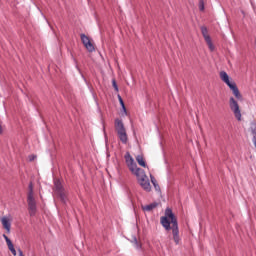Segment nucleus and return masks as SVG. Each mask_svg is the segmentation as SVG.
I'll use <instances>...</instances> for the list:
<instances>
[{"mask_svg":"<svg viewBox=\"0 0 256 256\" xmlns=\"http://www.w3.org/2000/svg\"><path fill=\"white\" fill-rule=\"evenodd\" d=\"M124 159L129 171L132 175H135L140 187L146 191V193H151V181H149V177L145 174V170L137 167V162H135L131 153L126 152Z\"/></svg>","mask_w":256,"mask_h":256,"instance_id":"obj_1","label":"nucleus"},{"mask_svg":"<svg viewBox=\"0 0 256 256\" xmlns=\"http://www.w3.org/2000/svg\"><path fill=\"white\" fill-rule=\"evenodd\" d=\"M160 223L166 231L172 230L174 243L175 245H179L181 243V237L179 236V222L177 221V217H175V214L171 208H166L165 216L160 218Z\"/></svg>","mask_w":256,"mask_h":256,"instance_id":"obj_2","label":"nucleus"},{"mask_svg":"<svg viewBox=\"0 0 256 256\" xmlns=\"http://www.w3.org/2000/svg\"><path fill=\"white\" fill-rule=\"evenodd\" d=\"M220 79L224 83H226V85L229 87V89L232 91L233 95L236 97L238 101H243V95H241V92H239L237 84L234 81H231V79L229 78V74H227V72H220Z\"/></svg>","mask_w":256,"mask_h":256,"instance_id":"obj_3","label":"nucleus"},{"mask_svg":"<svg viewBox=\"0 0 256 256\" xmlns=\"http://www.w3.org/2000/svg\"><path fill=\"white\" fill-rule=\"evenodd\" d=\"M114 126L118 135V139L123 145H127V143H129V136L127 135V129L125 128L123 120L116 118L114 121Z\"/></svg>","mask_w":256,"mask_h":256,"instance_id":"obj_4","label":"nucleus"},{"mask_svg":"<svg viewBox=\"0 0 256 256\" xmlns=\"http://www.w3.org/2000/svg\"><path fill=\"white\" fill-rule=\"evenodd\" d=\"M229 106L231 111L234 113V116L236 117L237 121H241L242 115L241 108L239 107V102H237V100H235L234 97H230Z\"/></svg>","mask_w":256,"mask_h":256,"instance_id":"obj_5","label":"nucleus"},{"mask_svg":"<svg viewBox=\"0 0 256 256\" xmlns=\"http://www.w3.org/2000/svg\"><path fill=\"white\" fill-rule=\"evenodd\" d=\"M54 192L59 197L60 201H62V203H66L65 188H63L61 180H54Z\"/></svg>","mask_w":256,"mask_h":256,"instance_id":"obj_6","label":"nucleus"},{"mask_svg":"<svg viewBox=\"0 0 256 256\" xmlns=\"http://www.w3.org/2000/svg\"><path fill=\"white\" fill-rule=\"evenodd\" d=\"M27 204L30 217H35L37 215V202L35 198H27Z\"/></svg>","mask_w":256,"mask_h":256,"instance_id":"obj_7","label":"nucleus"},{"mask_svg":"<svg viewBox=\"0 0 256 256\" xmlns=\"http://www.w3.org/2000/svg\"><path fill=\"white\" fill-rule=\"evenodd\" d=\"M80 39L89 53H93V51H95V46H93V43H91V40L87 37V35L81 34Z\"/></svg>","mask_w":256,"mask_h":256,"instance_id":"obj_8","label":"nucleus"},{"mask_svg":"<svg viewBox=\"0 0 256 256\" xmlns=\"http://www.w3.org/2000/svg\"><path fill=\"white\" fill-rule=\"evenodd\" d=\"M1 223L6 230V233H11V216H4L1 218Z\"/></svg>","mask_w":256,"mask_h":256,"instance_id":"obj_9","label":"nucleus"},{"mask_svg":"<svg viewBox=\"0 0 256 256\" xmlns=\"http://www.w3.org/2000/svg\"><path fill=\"white\" fill-rule=\"evenodd\" d=\"M151 183L158 193H161V187L159 186V183H157V179L153 175L150 174Z\"/></svg>","mask_w":256,"mask_h":256,"instance_id":"obj_10","label":"nucleus"},{"mask_svg":"<svg viewBox=\"0 0 256 256\" xmlns=\"http://www.w3.org/2000/svg\"><path fill=\"white\" fill-rule=\"evenodd\" d=\"M201 33H202L205 41H207V39H211V36H209V30H207V27L202 26L201 27Z\"/></svg>","mask_w":256,"mask_h":256,"instance_id":"obj_11","label":"nucleus"},{"mask_svg":"<svg viewBox=\"0 0 256 256\" xmlns=\"http://www.w3.org/2000/svg\"><path fill=\"white\" fill-rule=\"evenodd\" d=\"M136 161H137L138 165H140V167H147V163H145V159L143 158V156L138 155L136 157Z\"/></svg>","mask_w":256,"mask_h":256,"instance_id":"obj_12","label":"nucleus"},{"mask_svg":"<svg viewBox=\"0 0 256 256\" xmlns=\"http://www.w3.org/2000/svg\"><path fill=\"white\" fill-rule=\"evenodd\" d=\"M3 237L7 243L9 251L15 249V247L13 246V242H11V239H9V237L6 234H3Z\"/></svg>","mask_w":256,"mask_h":256,"instance_id":"obj_13","label":"nucleus"},{"mask_svg":"<svg viewBox=\"0 0 256 256\" xmlns=\"http://www.w3.org/2000/svg\"><path fill=\"white\" fill-rule=\"evenodd\" d=\"M157 205H158L157 202H154L146 206H143V211H153V209H155Z\"/></svg>","mask_w":256,"mask_h":256,"instance_id":"obj_14","label":"nucleus"},{"mask_svg":"<svg viewBox=\"0 0 256 256\" xmlns=\"http://www.w3.org/2000/svg\"><path fill=\"white\" fill-rule=\"evenodd\" d=\"M28 189H29V192H28L27 199H35V197L33 196V183L32 182L29 183Z\"/></svg>","mask_w":256,"mask_h":256,"instance_id":"obj_15","label":"nucleus"},{"mask_svg":"<svg viewBox=\"0 0 256 256\" xmlns=\"http://www.w3.org/2000/svg\"><path fill=\"white\" fill-rule=\"evenodd\" d=\"M210 51H215V46L213 45V41L211 40V38H208L207 40H205Z\"/></svg>","mask_w":256,"mask_h":256,"instance_id":"obj_16","label":"nucleus"},{"mask_svg":"<svg viewBox=\"0 0 256 256\" xmlns=\"http://www.w3.org/2000/svg\"><path fill=\"white\" fill-rule=\"evenodd\" d=\"M199 9L200 11H205V2L203 0L199 2Z\"/></svg>","mask_w":256,"mask_h":256,"instance_id":"obj_17","label":"nucleus"},{"mask_svg":"<svg viewBox=\"0 0 256 256\" xmlns=\"http://www.w3.org/2000/svg\"><path fill=\"white\" fill-rule=\"evenodd\" d=\"M135 249H141V244H139V241H137V239H135V244H134Z\"/></svg>","mask_w":256,"mask_h":256,"instance_id":"obj_18","label":"nucleus"},{"mask_svg":"<svg viewBox=\"0 0 256 256\" xmlns=\"http://www.w3.org/2000/svg\"><path fill=\"white\" fill-rule=\"evenodd\" d=\"M112 85H113L115 91H119V86H117V82L115 80L112 81Z\"/></svg>","mask_w":256,"mask_h":256,"instance_id":"obj_19","label":"nucleus"},{"mask_svg":"<svg viewBox=\"0 0 256 256\" xmlns=\"http://www.w3.org/2000/svg\"><path fill=\"white\" fill-rule=\"evenodd\" d=\"M118 101L122 107V105H125V102H123V98L121 97V95H118Z\"/></svg>","mask_w":256,"mask_h":256,"instance_id":"obj_20","label":"nucleus"},{"mask_svg":"<svg viewBox=\"0 0 256 256\" xmlns=\"http://www.w3.org/2000/svg\"><path fill=\"white\" fill-rule=\"evenodd\" d=\"M28 159H29V161H35V159H37V156L30 155V156H28Z\"/></svg>","mask_w":256,"mask_h":256,"instance_id":"obj_21","label":"nucleus"},{"mask_svg":"<svg viewBox=\"0 0 256 256\" xmlns=\"http://www.w3.org/2000/svg\"><path fill=\"white\" fill-rule=\"evenodd\" d=\"M121 108H122L123 113H125V115H127V108L125 107V104H123L121 106Z\"/></svg>","mask_w":256,"mask_h":256,"instance_id":"obj_22","label":"nucleus"},{"mask_svg":"<svg viewBox=\"0 0 256 256\" xmlns=\"http://www.w3.org/2000/svg\"><path fill=\"white\" fill-rule=\"evenodd\" d=\"M10 251H11L12 255L17 256V250H15V248Z\"/></svg>","mask_w":256,"mask_h":256,"instance_id":"obj_23","label":"nucleus"},{"mask_svg":"<svg viewBox=\"0 0 256 256\" xmlns=\"http://www.w3.org/2000/svg\"><path fill=\"white\" fill-rule=\"evenodd\" d=\"M18 252H19V256H25V255H23V250L22 249H19Z\"/></svg>","mask_w":256,"mask_h":256,"instance_id":"obj_24","label":"nucleus"},{"mask_svg":"<svg viewBox=\"0 0 256 256\" xmlns=\"http://www.w3.org/2000/svg\"><path fill=\"white\" fill-rule=\"evenodd\" d=\"M3 134V126L0 124V135Z\"/></svg>","mask_w":256,"mask_h":256,"instance_id":"obj_25","label":"nucleus"},{"mask_svg":"<svg viewBox=\"0 0 256 256\" xmlns=\"http://www.w3.org/2000/svg\"><path fill=\"white\" fill-rule=\"evenodd\" d=\"M135 239H137V237L134 236L133 241H132V243H133L134 245H135Z\"/></svg>","mask_w":256,"mask_h":256,"instance_id":"obj_26","label":"nucleus"}]
</instances>
